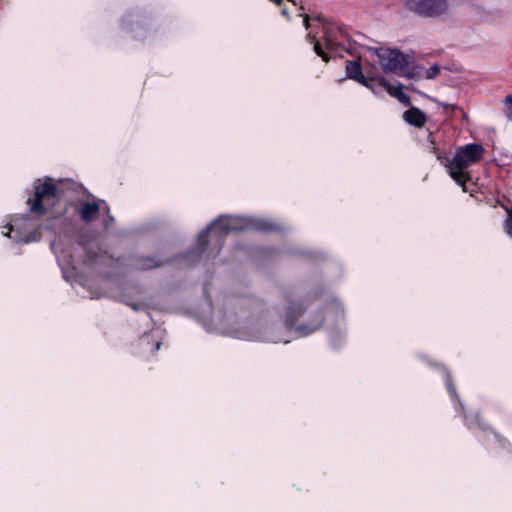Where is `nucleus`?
Masks as SVG:
<instances>
[{
    "instance_id": "15",
    "label": "nucleus",
    "mask_w": 512,
    "mask_h": 512,
    "mask_svg": "<svg viewBox=\"0 0 512 512\" xmlns=\"http://www.w3.org/2000/svg\"><path fill=\"white\" fill-rule=\"evenodd\" d=\"M403 119L415 127H423L426 123V114L417 107H411L403 113Z\"/></svg>"
},
{
    "instance_id": "8",
    "label": "nucleus",
    "mask_w": 512,
    "mask_h": 512,
    "mask_svg": "<svg viewBox=\"0 0 512 512\" xmlns=\"http://www.w3.org/2000/svg\"><path fill=\"white\" fill-rule=\"evenodd\" d=\"M2 235L10 237L16 243H30V242H38L41 240V230L40 227L34 228L32 231L27 233L20 232L19 229H14V225L7 224L2 227L1 231Z\"/></svg>"
},
{
    "instance_id": "19",
    "label": "nucleus",
    "mask_w": 512,
    "mask_h": 512,
    "mask_svg": "<svg viewBox=\"0 0 512 512\" xmlns=\"http://www.w3.org/2000/svg\"><path fill=\"white\" fill-rule=\"evenodd\" d=\"M99 257H100V252L99 251L87 248L85 250L84 263L86 265L95 264L98 261Z\"/></svg>"
},
{
    "instance_id": "3",
    "label": "nucleus",
    "mask_w": 512,
    "mask_h": 512,
    "mask_svg": "<svg viewBox=\"0 0 512 512\" xmlns=\"http://www.w3.org/2000/svg\"><path fill=\"white\" fill-rule=\"evenodd\" d=\"M62 181L56 183L51 177H45L43 181L37 180L34 184V192L27 199L29 212L36 217L52 215L54 218H60L64 211L55 212V206L63 196Z\"/></svg>"
},
{
    "instance_id": "26",
    "label": "nucleus",
    "mask_w": 512,
    "mask_h": 512,
    "mask_svg": "<svg viewBox=\"0 0 512 512\" xmlns=\"http://www.w3.org/2000/svg\"><path fill=\"white\" fill-rule=\"evenodd\" d=\"M444 380L446 385L448 386V373H444Z\"/></svg>"
},
{
    "instance_id": "5",
    "label": "nucleus",
    "mask_w": 512,
    "mask_h": 512,
    "mask_svg": "<svg viewBox=\"0 0 512 512\" xmlns=\"http://www.w3.org/2000/svg\"><path fill=\"white\" fill-rule=\"evenodd\" d=\"M377 55L385 72H394L400 76L413 78L415 75L414 61L409 55L396 49H379Z\"/></svg>"
},
{
    "instance_id": "1",
    "label": "nucleus",
    "mask_w": 512,
    "mask_h": 512,
    "mask_svg": "<svg viewBox=\"0 0 512 512\" xmlns=\"http://www.w3.org/2000/svg\"><path fill=\"white\" fill-rule=\"evenodd\" d=\"M246 228L244 217L220 215L199 233L196 246L188 250L183 259L189 263L198 262L209 249L211 242L213 247L209 254L215 258L222 250L229 233L244 231Z\"/></svg>"
},
{
    "instance_id": "13",
    "label": "nucleus",
    "mask_w": 512,
    "mask_h": 512,
    "mask_svg": "<svg viewBox=\"0 0 512 512\" xmlns=\"http://www.w3.org/2000/svg\"><path fill=\"white\" fill-rule=\"evenodd\" d=\"M468 115L463 108L450 105V128L461 131L467 127Z\"/></svg>"
},
{
    "instance_id": "16",
    "label": "nucleus",
    "mask_w": 512,
    "mask_h": 512,
    "mask_svg": "<svg viewBox=\"0 0 512 512\" xmlns=\"http://www.w3.org/2000/svg\"><path fill=\"white\" fill-rule=\"evenodd\" d=\"M439 135H440V131L430 132L428 139H429V142L432 145L434 154L437 156V159L440 161V163L444 167H448V156H447V153L446 152H442L440 147L437 145V140L439 138Z\"/></svg>"
},
{
    "instance_id": "27",
    "label": "nucleus",
    "mask_w": 512,
    "mask_h": 512,
    "mask_svg": "<svg viewBox=\"0 0 512 512\" xmlns=\"http://www.w3.org/2000/svg\"><path fill=\"white\" fill-rule=\"evenodd\" d=\"M449 393H450V398L452 397V389L450 388L449 390Z\"/></svg>"
},
{
    "instance_id": "21",
    "label": "nucleus",
    "mask_w": 512,
    "mask_h": 512,
    "mask_svg": "<svg viewBox=\"0 0 512 512\" xmlns=\"http://www.w3.org/2000/svg\"><path fill=\"white\" fill-rule=\"evenodd\" d=\"M504 103L509 106V112L507 113V116L509 119H511L512 118V95H508L505 98Z\"/></svg>"
},
{
    "instance_id": "22",
    "label": "nucleus",
    "mask_w": 512,
    "mask_h": 512,
    "mask_svg": "<svg viewBox=\"0 0 512 512\" xmlns=\"http://www.w3.org/2000/svg\"><path fill=\"white\" fill-rule=\"evenodd\" d=\"M440 72V68L437 65L430 67L428 70V78H434Z\"/></svg>"
},
{
    "instance_id": "23",
    "label": "nucleus",
    "mask_w": 512,
    "mask_h": 512,
    "mask_svg": "<svg viewBox=\"0 0 512 512\" xmlns=\"http://www.w3.org/2000/svg\"><path fill=\"white\" fill-rule=\"evenodd\" d=\"M309 21H310L309 15L308 14H304L303 15V22H304V26H305L306 29H309V27H310Z\"/></svg>"
},
{
    "instance_id": "14",
    "label": "nucleus",
    "mask_w": 512,
    "mask_h": 512,
    "mask_svg": "<svg viewBox=\"0 0 512 512\" xmlns=\"http://www.w3.org/2000/svg\"><path fill=\"white\" fill-rule=\"evenodd\" d=\"M376 84L384 87L391 96L395 97L403 105H405V106L411 105V98L408 94H406L402 91L401 85L393 86V85L389 84L383 78L378 79Z\"/></svg>"
},
{
    "instance_id": "11",
    "label": "nucleus",
    "mask_w": 512,
    "mask_h": 512,
    "mask_svg": "<svg viewBox=\"0 0 512 512\" xmlns=\"http://www.w3.org/2000/svg\"><path fill=\"white\" fill-rule=\"evenodd\" d=\"M167 261L160 260L155 256H137L132 261V267L139 271H146L161 267Z\"/></svg>"
},
{
    "instance_id": "10",
    "label": "nucleus",
    "mask_w": 512,
    "mask_h": 512,
    "mask_svg": "<svg viewBox=\"0 0 512 512\" xmlns=\"http://www.w3.org/2000/svg\"><path fill=\"white\" fill-rule=\"evenodd\" d=\"M68 206L74 207V204L69 202L65 207V211L67 210ZM75 210L83 222L90 223L99 217L100 203L98 201H84L79 207L75 206Z\"/></svg>"
},
{
    "instance_id": "12",
    "label": "nucleus",
    "mask_w": 512,
    "mask_h": 512,
    "mask_svg": "<svg viewBox=\"0 0 512 512\" xmlns=\"http://www.w3.org/2000/svg\"><path fill=\"white\" fill-rule=\"evenodd\" d=\"M245 223L247 225L246 230L253 229L263 233L275 232L280 230V227L277 224L267 219L245 218Z\"/></svg>"
},
{
    "instance_id": "18",
    "label": "nucleus",
    "mask_w": 512,
    "mask_h": 512,
    "mask_svg": "<svg viewBox=\"0 0 512 512\" xmlns=\"http://www.w3.org/2000/svg\"><path fill=\"white\" fill-rule=\"evenodd\" d=\"M308 37L311 39V42L314 43V51L315 53L322 58L324 62L330 61V56L327 52H325L322 48V45L319 41L316 40V36L308 35Z\"/></svg>"
},
{
    "instance_id": "17",
    "label": "nucleus",
    "mask_w": 512,
    "mask_h": 512,
    "mask_svg": "<svg viewBox=\"0 0 512 512\" xmlns=\"http://www.w3.org/2000/svg\"><path fill=\"white\" fill-rule=\"evenodd\" d=\"M456 72L458 75L455 77L450 76V86L462 88L466 85V77L461 74V68L455 64L450 63V73Z\"/></svg>"
},
{
    "instance_id": "20",
    "label": "nucleus",
    "mask_w": 512,
    "mask_h": 512,
    "mask_svg": "<svg viewBox=\"0 0 512 512\" xmlns=\"http://www.w3.org/2000/svg\"><path fill=\"white\" fill-rule=\"evenodd\" d=\"M506 233L512 237V208L508 210V218L505 224Z\"/></svg>"
},
{
    "instance_id": "7",
    "label": "nucleus",
    "mask_w": 512,
    "mask_h": 512,
    "mask_svg": "<svg viewBox=\"0 0 512 512\" xmlns=\"http://www.w3.org/2000/svg\"><path fill=\"white\" fill-rule=\"evenodd\" d=\"M405 8L419 16L434 18L444 13L447 0H402Z\"/></svg>"
},
{
    "instance_id": "6",
    "label": "nucleus",
    "mask_w": 512,
    "mask_h": 512,
    "mask_svg": "<svg viewBox=\"0 0 512 512\" xmlns=\"http://www.w3.org/2000/svg\"><path fill=\"white\" fill-rule=\"evenodd\" d=\"M315 20L320 22L323 27L322 39L325 48L330 52H338L340 50L348 51L349 36L347 32L336 22L326 19L323 15L319 14L314 17Z\"/></svg>"
},
{
    "instance_id": "25",
    "label": "nucleus",
    "mask_w": 512,
    "mask_h": 512,
    "mask_svg": "<svg viewBox=\"0 0 512 512\" xmlns=\"http://www.w3.org/2000/svg\"><path fill=\"white\" fill-rule=\"evenodd\" d=\"M281 13H282V15L286 16L287 18H289V13H288L287 9L283 8L281 10Z\"/></svg>"
},
{
    "instance_id": "2",
    "label": "nucleus",
    "mask_w": 512,
    "mask_h": 512,
    "mask_svg": "<svg viewBox=\"0 0 512 512\" xmlns=\"http://www.w3.org/2000/svg\"><path fill=\"white\" fill-rule=\"evenodd\" d=\"M284 298L286 301L284 323L286 328L294 329L300 337L308 336L322 327L325 321L322 309L315 310L308 315V320L298 324L299 318L305 313L310 296L301 300H295L290 291H285Z\"/></svg>"
},
{
    "instance_id": "4",
    "label": "nucleus",
    "mask_w": 512,
    "mask_h": 512,
    "mask_svg": "<svg viewBox=\"0 0 512 512\" xmlns=\"http://www.w3.org/2000/svg\"><path fill=\"white\" fill-rule=\"evenodd\" d=\"M484 153L479 144H467L460 147L453 160L450 161V177L462 188L463 192L474 191V182L470 173V166L478 162Z\"/></svg>"
},
{
    "instance_id": "24",
    "label": "nucleus",
    "mask_w": 512,
    "mask_h": 512,
    "mask_svg": "<svg viewBox=\"0 0 512 512\" xmlns=\"http://www.w3.org/2000/svg\"><path fill=\"white\" fill-rule=\"evenodd\" d=\"M131 306V308L135 311H138L140 309V305L139 304H135V303H131L129 304Z\"/></svg>"
},
{
    "instance_id": "9",
    "label": "nucleus",
    "mask_w": 512,
    "mask_h": 512,
    "mask_svg": "<svg viewBox=\"0 0 512 512\" xmlns=\"http://www.w3.org/2000/svg\"><path fill=\"white\" fill-rule=\"evenodd\" d=\"M345 70H346V76L349 79L355 80L367 88L372 89L374 87V84H376L378 81V78L366 77L363 74L362 66L359 61H356V60L346 61Z\"/></svg>"
}]
</instances>
